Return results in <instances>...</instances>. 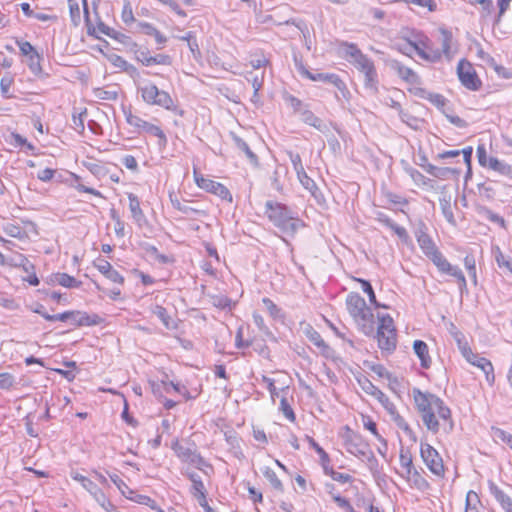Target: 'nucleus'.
Returning <instances> with one entry per match:
<instances>
[{"mask_svg": "<svg viewBox=\"0 0 512 512\" xmlns=\"http://www.w3.org/2000/svg\"><path fill=\"white\" fill-rule=\"evenodd\" d=\"M264 476L270 482L271 486L274 489H276L278 491L283 490V484H282L281 480L278 478V476L276 475V473L274 472V470H272L270 468H266L264 471Z\"/></svg>", "mask_w": 512, "mask_h": 512, "instance_id": "3c124183", "label": "nucleus"}, {"mask_svg": "<svg viewBox=\"0 0 512 512\" xmlns=\"http://www.w3.org/2000/svg\"><path fill=\"white\" fill-rule=\"evenodd\" d=\"M489 489L505 512H512V499L493 482H490Z\"/></svg>", "mask_w": 512, "mask_h": 512, "instance_id": "4be33fe9", "label": "nucleus"}, {"mask_svg": "<svg viewBox=\"0 0 512 512\" xmlns=\"http://www.w3.org/2000/svg\"><path fill=\"white\" fill-rule=\"evenodd\" d=\"M171 449L181 462L189 463L199 470L204 467H211L206 460L197 452L194 444L185 445L178 439L174 440L171 444Z\"/></svg>", "mask_w": 512, "mask_h": 512, "instance_id": "9d476101", "label": "nucleus"}, {"mask_svg": "<svg viewBox=\"0 0 512 512\" xmlns=\"http://www.w3.org/2000/svg\"><path fill=\"white\" fill-rule=\"evenodd\" d=\"M342 439L344 447L348 453L361 460L370 461L374 458L373 452L371 451L368 442L363 438L362 435L353 431L348 426L344 428Z\"/></svg>", "mask_w": 512, "mask_h": 512, "instance_id": "423d86ee", "label": "nucleus"}, {"mask_svg": "<svg viewBox=\"0 0 512 512\" xmlns=\"http://www.w3.org/2000/svg\"><path fill=\"white\" fill-rule=\"evenodd\" d=\"M362 423L365 429L369 430L378 441L382 442L385 450L387 449L386 440L378 433L376 423L369 416H362Z\"/></svg>", "mask_w": 512, "mask_h": 512, "instance_id": "79ce46f5", "label": "nucleus"}, {"mask_svg": "<svg viewBox=\"0 0 512 512\" xmlns=\"http://www.w3.org/2000/svg\"><path fill=\"white\" fill-rule=\"evenodd\" d=\"M346 307L358 329L366 336L372 335L375 330L374 314L364 298L358 293L351 292L347 295Z\"/></svg>", "mask_w": 512, "mask_h": 512, "instance_id": "7ed1b4c3", "label": "nucleus"}, {"mask_svg": "<svg viewBox=\"0 0 512 512\" xmlns=\"http://www.w3.org/2000/svg\"><path fill=\"white\" fill-rule=\"evenodd\" d=\"M40 60L41 56L38 52L28 57V67L35 75H39L42 71Z\"/></svg>", "mask_w": 512, "mask_h": 512, "instance_id": "4d7b16f0", "label": "nucleus"}, {"mask_svg": "<svg viewBox=\"0 0 512 512\" xmlns=\"http://www.w3.org/2000/svg\"><path fill=\"white\" fill-rule=\"evenodd\" d=\"M86 168L96 177H104L107 173L106 168L99 162H89L85 164Z\"/></svg>", "mask_w": 512, "mask_h": 512, "instance_id": "680f3d73", "label": "nucleus"}, {"mask_svg": "<svg viewBox=\"0 0 512 512\" xmlns=\"http://www.w3.org/2000/svg\"><path fill=\"white\" fill-rule=\"evenodd\" d=\"M67 2H68L71 22L73 23L74 26H78L81 22L80 5L81 4L83 5L85 21L87 24V31H88L89 35H93L95 33V28L90 25L89 12H88V8H87L86 0H67Z\"/></svg>", "mask_w": 512, "mask_h": 512, "instance_id": "f3484780", "label": "nucleus"}, {"mask_svg": "<svg viewBox=\"0 0 512 512\" xmlns=\"http://www.w3.org/2000/svg\"><path fill=\"white\" fill-rule=\"evenodd\" d=\"M361 73L364 74L365 87L377 91L378 77L373 61L366 55H358V59L352 63Z\"/></svg>", "mask_w": 512, "mask_h": 512, "instance_id": "f8f14e48", "label": "nucleus"}, {"mask_svg": "<svg viewBox=\"0 0 512 512\" xmlns=\"http://www.w3.org/2000/svg\"><path fill=\"white\" fill-rule=\"evenodd\" d=\"M70 477L79 482L82 487L88 491L89 493L94 490V488L97 486L92 480H90L89 478H87L86 476L78 473L77 471H71L70 473Z\"/></svg>", "mask_w": 512, "mask_h": 512, "instance_id": "37998d69", "label": "nucleus"}, {"mask_svg": "<svg viewBox=\"0 0 512 512\" xmlns=\"http://www.w3.org/2000/svg\"><path fill=\"white\" fill-rule=\"evenodd\" d=\"M491 252L498 267L512 274V257L505 255L498 245L492 246Z\"/></svg>", "mask_w": 512, "mask_h": 512, "instance_id": "b1692460", "label": "nucleus"}, {"mask_svg": "<svg viewBox=\"0 0 512 512\" xmlns=\"http://www.w3.org/2000/svg\"><path fill=\"white\" fill-rule=\"evenodd\" d=\"M303 121L306 124L315 127L317 130L321 132H323L327 128L326 124L319 117L315 116L310 111H305L303 113Z\"/></svg>", "mask_w": 512, "mask_h": 512, "instance_id": "a19ab883", "label": "nucleus"}, {"mask_svg": "<svg viewBox=\"0 0 512 512\" xmlns=\"http://www.w3.org/2000/svg\"><path fill=\"white\" fill-rule=\"evenodd\" d=\"M424 42V46H419L416 50L417 55L426 61L435 63L441 60L442 53L439 49H435L432 45V41L426 36V41Z\"/></svg>", "mask_w": 512, "mask_h": 512, "instance_id": "a211bd4d", "label": "nucleus"}, {"mask_svg": "<svg viewBox=\"0 0 512 512\" xmlns=\"http://www.w3.org/2000/svg\"><path fill=\"white\" fill-rule=\"evenodd\" d=\"M95 98L106 101H115L119 95V88L116 86L97 87L93 89Z\"/></svg>", "mask_w": 512, "mask_h": 512, "instance_id": "bb28decb", "label": "nucleus"}, {"mask_svg": "<svg viewBox=\"0 0 512 512\" xmlns=\"http://www.w3.org/2000/svg\"><path fill=\"white\" fill-rule=\"evenodd\" d=\"M413 397L422 422L430 432L450 434L453 431L454 421L451 410L441 398L434 394L423 393L419 389L413 390Z\"/></svg>", "mask_w": 512, "mask_h": 512, "instance_id": "f257e3e1", "label": "nucleus"}, {"mask_svg": "<svg viewBox=\"0 0 512 512\" xmlns=\"http://www.w3.org/2000/svg\"><path fill=\"white\" fill-rule=\"evenodd\" d=\"M129 199V209L132 215L133 220L139 227H143L148 223L147 218L141 209L139 198L133 194H128Z\"/></svg>", "mask_w": 512, "mask_h": 512, "instance_id": "6ab92c4d", "label": "nucleus"}, {"mask_svg": "<svg viewBox=\"0 0 512 512\" xmlns=\"http://www.w3.org/2000/svg\"><path fill=\"white\" fill-rule=\"evenodd\" d=\"M194 179L197 186L209 193H212L222 200H227L232 202V195L230 191L221 183L216 182L214 180L205 178L203 175L199 174L196 170H194Z\"/></svg>", "mask_w": 512, "mask_h": 512, "instance_id": "2eb2a0df", "label": "nucleus"}, {"mask_svg": "<svg viewBox=\"0 0 512 512\" xmlns=\"http://www.w3.org/2000/svg\"><path fill=\"white\" fill-rule=\"evenodd\" d=\"M399 117L403 123L408 125L409 127L413 129H418L420 125V120L417 117L412 116L408 112L403 111L402 109H399Z\"/></svg>", "mask_w": 512, "mask_h": 512, "instance_id": "603ef678", "label": "nucleus"}, {"mask_svg": "<svg viewBox=\"0 0 512 512\" xmlns=\"http://www.w3.org/2000/svg\"><path fill=\"white\" fill-rule=\"evenodd\" d=\"M358 384L361 387V389L368 395H371L374 398L376 396H382V391L378 387H376L368 378H359Z\"/></svg>", "mask_w": 512, "mask_h": 512, "instance_id": "58836bf2", "label": "nucleus"}, {"mask_svg": "<svg viewBox=\"0 0 512 512\" xmlns=\"http://www.w3.org/2000/svg\"><path fill=\"white\" fill-rule=\"evenodd\" d=\"M396 49L403 53L404 55L411 56L413 52L416 53V48H414L411 44L406 43L399 37L398 41L395 43Z\"/></svg>", "mask_w": 512, "mask_h": 512, "instance_id": "338daca9", "label": "nucleus"}, {"mask_svg": "<svg viewBox=\"0 0 512 512\" xmlns=\"http://www.w3.org/2000/svg\"><path fill=\"white\" fill-rule=\"evenodd\" d=\"M126 122L135 128H137L141 132H145L147 134H150L152 136H155L158 138V146L160 148H165L167 145V137L163 130L152 123H149L142 118H140L137 115H134L131 110L124 111Z\"/></svg>", "mask_w": 512, "mask_h": 512, "instance_id": "9b49d317", "label": "nucleus"}, {"mask_svg": "<svg viewBox=\"0 0 512 512\" xmlns=\"http://www.w3.org/2000/svg\"><path fill=\"white\" fill-rule=\"evenodd\" d=\"M480 502L476 492L469 491L466 495L465 512H478L477 504Z\"/></svg>", "mask_w": 512, "mask_h": 512, "instance_id": "09e8293b", "label": "nucleus"}, {"mask_svg": "<svg viewBox=\"0 0 512 512\" xmlns=\"http://www.w3.org/2000/svg\"><path fill=\"white\" fill-rule=\"evenodd\" d=\"M265 215L274 226L287 235H294L304 225L287 206L278 202L267 201Z\"/></svg>", "mask_w": 512, "mask_h": 512, "instance_id": "20e7f679", "label": "nucleus"}, {"mask_svg": "<svg viewBox=\"0 0 512 512\" xmlns=\"http://www.w3.org/2000/svg\"><path fill=\"white\" fill-rule=\"evenodd\" d=\"M458 346L465 360L471 365L481 369L485 374L486 381L490 386H492L495 382V374L491 361L477 353H474L467 342L462 343L460 340H458Z\"/></svg>", "mask_w": 512, "mask_h": 512, "instance_id": "1a4fd4ad", "label": "nucleus"}, {"mask_svg": "<svg viewBox=\"0 0 512 512\" xmlns=\"http://www.w3.org/2000/svg\"><path fill=\"white\" fill-rule=\"evenodd\" d=\"M121 19L126 25H131L135 22L132 6L128 0H124Z\"/></svg>", "mask_w": 512, "mask_h": 512, "instance_id": "8fccbe9b", "label": "nucleus"}, {"mask_svg": "<svg viewBox=\"0 0 512 512\" xmlns=\"http://www.w3.org/2000/svg\"><path fill=\"white\" fill-rule=\"evenodd\" d=\"M401 39L411 44L417 50L419 46H424L423 41H426V35L417 30L407 29L401 31Z\"/></svg>", "mask_w": 512, "mask_h": 512, "instance_id": "5701e85b", "label": "nucleus"}, {"mask_svg": "<svg viewBox=\"0 0 512 512\" xmlns=\"http://www.w3.org/2000/svg\"><path fill=\"white\" fill-rule=\"evenodd\" d=\"M262 302L273 318L277 319L282 317L281 309L271 299L263 298Z\"/></svg>", "mask_w": 512, "mask_h": 512, "instance_id": "13d9d810", "label": "nucleus"}, {"mask_svg": "<svg viewBox=\"0 0 512 512\" xmlns=\"http://www.w3.org/2000/svg\"><path fill=\"white\" fill-rule=\"evenodd\" d=\"M211 302L213 306L220 308V309H226L231 308L232 301L230 298L224 295H216L211 298Z\"/></svg>", "mask_w": 512, "mask_h": 512, "instance_id": "052dcab7", "label": "nucleus"}, {"mask_svg": "<svg viewBox=\"0 0 512 512\" xmlns=\"http://www.w3.org/2000/svg\"><path fill=\"white\" fill-rule=\"evenodd\" d=\"M493 438L506 443L512 449V435L500 428H493Z\"/></svg>", "mask_w": 512, "mask_h": 512, "instance_id": "5fc2aeb1", "label": "nucleus"}, {"mask_svg": "<svg viewBox=\"0 0 512 512\" xmlns=\"http://www.w3.org/2000/svg\"><path fill=\"white\" fill-rule=\"evenodd\" d=\"M2 230L8 236L13 237V238H18V239L23 238V236L25 234L23 228L15 223H5L2 226Z\"/></svg>", "mask_w": 512, "mask_h": 512, "instance_id": "c03bdc74", "label": "nucleus"}, {"mask_svg": "<svg viewBox=\"0 0 512 512\" xmlns=\"http://www.w3.org/2000/svg\"><path fill=\"white\" fill-rule=\"evenodd\" d=\"M405 479L411 482L413 486L419 490H426L429 487L428 481L424 477H422V475L416 468H414L412 472H410V478Z\"/></svg>", "mask_w": 512, "mask_h": 512, "instance_id": "4c0bfd02", "label": "nucleus"}, {"mask_svg": "<svg viewBox=\"0 0 512 512\" xmlns=\"http://www.w3.org/2000/svg\"><path fill=\"white\" fill-rule=\"evenodd\" d=\"M400 466L403 472L400 474L403 478H410V472L415 468L412 455L408 449L401 448L399 453Z\"/></svg>", "mask_w": 512, "mask_h": 512, "instance_id": "a878e982", "label": "nucleus"}, {"mask_svg": "<svg viewBox=\"0 0 512 512\" xmlns=\"http://www.w3.org/2000/svg\"><path fill=\"white\" fill-rule=\"evenodd\" d=\"M109 477L124 497L133 499L135 492L117 474H110Z\"/></svg>", "mask_w": 512, "mask_h": 512, "instance_id": "e433bc0d", "label": "nucleus"}, {"mask_svg": "<svg viewBox=\"0 0 512 512\" xmlns=\"http://www.w3.org/2000/svg\"><path fill=\"white\" fill-rule=\"evenodd\" d=\"M377 340L382 351L392 352L396 349V328L389 314H378Z\"/></svg>", "mask_w": 512, "mask_h": 512, "instance_id": "0eeeda50", "label": "nucleus"}, {"mask_svg": "<svg viewBox=\"0 0 512 512\" xmlns=\"http://www.w3.org/2000/svg\"><path fill=\"white\" fill-rule=\"evenodd\" d=\"M138 91L141 93L142 100L148 105L159 106L169 111H176L177 109L170 94L160 90L151 82L140 86Z\"/></svg>", "mask_w": 512, "mask_h": 512, "instance_id": "6e6552de", "label": "nucleus"}, {"mask_svg": "<svg viewBox=\"0 0 512 512\" xmlns=\"http://www.w3.org/2000/svg\"><path fill=\"white\" fill-rule=\"evenodd\" d=\"M392 67L396 70L398 76L404 81L415 84L418 83V75L409 67L402 65L400 62H394Z\"/></svg>", "mask_w": 512, "mask_h": 512, "instance_id": "cd10ccee", "label": "nucleus"}, {"mask_svg": "<svg viewBox=\"0 0 512 512\" xmlns=\"http://www.w3.org/2000/svg\"><path fill=\"white\" fill-rule=\"evenodd\" d=\"M392 421L396 424V426L401 429L411 440L414 442L417 441V437L414 433V431L411 429L409 424L406 422V420L400 415H395L392 418Z\"/></svg>", "mask_w": 512, "mask_h": 512, "instance_id": "ea45409f", "label": "nucleus"}, {"mask_svg": "<svg viewBox=\"0 0 512 512\" xmlns=\"http://www.w3.org/2000/svg\"><path fill=\"white\" fill-rule=\"evenodd\" d=\"M487 167L501 175L512 177V167L496 157H489Z\"/></svg>", "mask_w": 512, "mask_h": 512, "instance_id": "7c9ffc66", "label": "nucleus"}, {"mask_svg": "<svg viewBox=\"0 0 512 512\" xmlns=\"http://www.w3.org/2000/svg\"><path fill=\"white\" fill-rule=\"evenodd\" d=\"M304 334L310 342H312L318 349H320V352L324 356L328 357L330 355L331 348L326 344L321 335L311 325H307L304 328Z\"/></svg>", "mask_w": 512, "mask_h": 512, "instance_id": "aec40b11", "label": "nucleus"}, {"mask_svg": "<svg viewBox=\"0 0 512 512\" xmlns=\"http://www.w3.org/2000/svg\"><path fill=\"white\" fill-rule=\"evenodd\" d=\"M35 313L40 314L44 319L48 321H71L76 326H94L101 323L102 319L97 314H88L81 311H66L63 313L55 314L50 316L44 311L43 306L34 310Z\"/></svg>", "mask_w": 512, "mask_h": 512, "instance_id": "39448f33", "label": "nucleus"}, {"mask_svg": "<svg viewBox=\"0 0 512 512\" xmlns=\"http://www.w3.org/2000/svg\"><path fill=\"white\" fill-rule=\"evenodd\" d=\"M413 350L421 362V366L428 369L431 366V358L429 356L428 346L422 340H415Z\"/></svg>", "mask_w": 512, "mask_h": 512, "instance_id": "393cba45", "label": "nucleus"}, {"mask_svg": "<svg viewBox=\"0 0 512 512\" xmlns=\"http://www.w3.org/2000/svg\"><path fill=\"white\" fill-rule=\"evenodd\" d=\"M324 472L326 475H329L334 481L340 482V483H348L352 481V476L346 473H341L333 470L331 467H329V464L325 466Z\"/></svg>", "mask_w": 512, "mask_h": 512, "instance_id": "a18cd8bd", "label": "nucleus"}, {"mask_svg": "<svg viewBox=\"0 0 512 512\" xmlns=\"http://www.w3.org/2000/svg\"><path fill=\"white\" fill-rule=\"evenodd\" d=\"M307 441L310 447H312L319 455L323 468L327 466L330 463L329 455L313 438L307 436Z\"/></svg>", "mask_w": 512, "mask_h": 512, "instance_id": "49530a36", "label": "nucleus"}, {"mask_svg": "<svg viewBox=\"0 0 512 512\" xmlns=\"http://www.w3.org/2000/svg\"><path fill=\"white\" fill-rule=\"evenodd\" d=\"M440 207H441V210H442V213H443V216L445 217V219L449 223L454 224L455 219H454V214L452 211L450 201L446 200V199H440Z\"/></svg>", "mask_w": 512, "mask_h": 512, "instance_id": "6e6d98bb", "label": "nucleus"}, {"mask_svg": "<svg viewBox=\"0 0 512 512\" xmlns=\"http://www.w3.org/2000/svg\"><path fill=\"white\" fill-rule=\"evenodd\" d=\"M15 383V377L7 372L0 373V389L8 390Z\"/></svg>", "mask_w": 512, "mask_h": 512, "instance_id": "774afa93", "label": "nucleus"}, {"mask_svg": "<svg viewBox=\"0 0 512 512\" xmlns=\"http://www.w3.org/2000/svg\"><path fill=\"white\" fill-rule=\"evenodd\" d=\"M13 77L9 74L3 76L0 80V91L5 98H10V88L13 84Z\"/></svg>", "mask_w": 512, "mask_h": 512, "instance_id": "bf43d9fd", "label": "nucleus"}, {"mask_svg": "<svg viewBox=\"0 0 512 512\" xmlns=\"http://www.w3.org/2000/svg\"><path fill=\"white\" fill-rule=\"evenodd\" d=\"M441 34V46H442V56L444 55L446 59L451 60L454 52L452 51V33L448 31L447 29L441 28L440 29Z\"/></svg>", "mask_w": 512, "mask_h": 512, "instance_id": "c85d7f7f", "label": "nucleus"}, {"mask_svg": "<svg viewBox=\"0 0 512 512\" xmlns=\"http://www.w3.org/2000/svg\"><path fill=\"white\" fill-rule=\"evenodd\" d=\"M53 282L66 287V288H74L79 287L81 282L77 281L73 276H70L66 273H56L53 275Z\"/></svg>", "mask_w": 512, "mask_h": 512, "instance_id": "c9c22d12", "label": "nucleus"}, {"mask_svg": "<svg viewBox=\"0 0 512 512\" xmlns=\"http://www.w3.org/2000/svg\"><path fill=\"white\" fill-rule=\"evenodd\" d=\"M355 280L361 284V288L368 295L370 303L373 304L376 308L380 307L370 282L360 278H356Z\"/></svg>", "mask_w": 512, "mask_h": 512, "instance_id": "de8ad7c7", "label": "nucleus"}, {"mask_svg": "<svg viewBox=\"0 0 512 512\" xmlns=\"http://www.w3.org/2000/svg\"><path fill=\"white\" fill-rule=\"evenodd\" d=\"M280 410L282 411L283 415L291 422L295 421V413L291 406L289 405L287 399L285 397L281 398L280 401Z\"/></svg>", "mask_w": 512, "mask_h": 512, "instance_id": "e2e57ef3", "label": "nucleus"}, {"mask_svg": "<svg viewBox=\"0 0 512 512\" xmlns=\"http://www.w3.org/2000/svg\"><path fill=\"white\" fill-rule=\"evenodd\" d=\"M96 267L98 271L110 281L118 284H122L124 282L123 276L120 275V273L115 270L107 260L99 259L96 263Z\"/></svg>", "mask_w": 512, "mask_h": 512, "instance_id": "412c9836", "label": "nucleus"}, {"mask_svg": "<svg viewBox=\"0 0 512 512\" xmlns=\"http://www.w3.org/2000/svg\"><path fill=\"white\" fill-rule=\"evenodd\" d=\"M332 499L338 507L345 510V512H355L350 502L346 498L340 496V494H332Z\"/></svg>", "mask_w": 512, "mask_h": 512, "instance_id": "69168bd1", "label": "nucleus"}, {"mask_svg": "<svg viewBox=\"0 0 512 512\" xmlns=\"http://www.w3.org/2000/svg\"><path fill=\"white\" fill-rule=\"evenodd\" d=\"M415 237L422 252L437 267L438 271L454 277L458 282V288L463 294L467 292V280L462 270L452 265L446 257L439 251L432 238L427 233V226L420 222L415 228Z\"/></svg>", "mask_w": 512, "mask_h": 512, "instance_id": "f03ea898", "label": "nucleus"}, {"mask_svg": "<svg viewBox=\"0 0 512 512\" xmlns=\"http://www.w3.org/2000/svg\"><path fill=\"white\" fill-rule=\"evenodd\" d=\"M87 115L86 109L79 114H73L72 116V127L78 133H83L85 130L84 119Z\"/></svg>", "mask_w": 512, "mask_h": 512, "instance_id": "864d4df0", "label": "nucleus"}, {"mask_svg": "<svg viewBox=\"0 0 512 512\" xmlns=\"http://www.w3.org/2000/svg\"><path fill=\"white\" fill-rule=\"evenodd\" d=\"M457 74L461 84L469 90L477 91L481 88L482 82L477 76L472 65L463 60H460L457 65Z\"/></svg>", "mask_w": 512, "mask_h": 512, "instance_id": "4468645a", "label": "nucleus"}, {"mask_svg": "<svg viewBox=\"0 0 512 512\" xmlns=\"http://www.w3.org/2000/svg\"><path fill=\"white\" fill-rule=\"evenodd\" d=\"M420 454L428 469L436 476L444 475V464L438 451L428 443H421Z\"/></svg>", "mask_w": 512, "mask_h": 512, "instance_id": "ddd939ff", "label": "nucleus"}, {"mask_svg": "<svg viewBox=\"0 0 512 512\" xmlns=\"http://www.w3.org/2000/svg\"><path fill=\"white\" fill-rule=\"evenodd\" d=\"M297 174V177H298V180L300 181V183L302 184V186L308 190L313 197H315L316 199L318 198V193L319 192V189L316 185V183L314 182L313 179H311L307 173L305 172V169L302 170V171H299L296 173Z\"/></svg>", "mask_w": 512, "mask_h": 512, "instance_id": "473e14b6", "label": "nucleus"}, {"mask_svg": "<svg viewBox=\"0 0 512 512\" xmlns=\"http://www.w3.org/2000/svg\"><path fill=\"white\" fill-rule=\"evenodd\" d=\"M185 475L192 482L191 493L194 497H198L199 495L206 493L204 483H203L201 477L197 473L187 472Z\"/></svg>", "mask_w": 512, "mask_h": 512, "instance_id": "72a5a7b5", "label": "nucleus"}, {"mask_svg": "<svg viewBox=\"0 0 512 512\" xmlns=\"http://www.w3.org/2000/svg\"><path fill=\"white\" fill-rule=\"evenodd\" d=\"M151 311L155 316H157L160 319V321L163 323V325L167 329H176L177 328L176 323L173 321V319L168 314L166 308H164L163 306L154 305L151 308Z\"/></svg>", "mask_w": 512, "mask_h": 512, "instance_id": "2f4dec72", "label": "nucleus"}, {"mask_svg": "<svg viewBox=\"0 0 512 512\" xmlns=\"http://www.w3.org/2000/svg\"><path fill=\"white\" fill-rule=\"evenodd\" d=\"M302 76L312 80L319 81L324 83H331L334 85L344 96L345 92H347L345 83L340 79V77L336 74L330 73H313L302 67L300 70Z\"/></svg>", "mask_w": 512, "mask_h": 512, "instance_id": "dca6fc26", "label": "nucleus"}, {"mask_svg": "<svg viewBox=\"0 0 512 512\" xmlns=\"http://www.w3.org/2000/svg\"><path fill=\"white\" fill-rule=\"evenodd\" d=\"M247 81H249L252 84L254 93L252 96V102L257 103L258 102V93L260 89L263 86L264 83V72L261 75H253L252 72L247 73L246 76Z\"/></svg>", "mask_w": 512, "mask_h": 512, "instance_id": "f704fd0d", "label": "nucleus"}, {"mask_svg": "<svg viewBox=\"0 0 512 512\" xmlns=\"http://www.w3.org/2000/svg\"><path fill=\"white\" fill-rule=\"evenodd\" d=\"M16 44H17L21 54H23L24 56L29 57V56L37 53L34 46L28 41L17 40Z\"/></svg>", "mask_w": 512, "mask_h": 512, "instance_id": "0e129e2a", "label": "nucleus"}, {"mask_svg": "<svg viewBox=\"0 0 512 512\" xmlns=\"http://www.w3.org/2000/svg\"><path fill=\"white\" fill-rule=\"evenodd\" d=\"M231 138L235 144V146L241 150L242 152L245 153L246 157L249 159V161L254 164V165H257L258 164V157L257 155L250 149L249 145L242 139L240 138L238 135H236L235 133H231Z\"/></svg>", "mask_w": 512, "mask_h": 512, "instance_id": "c756f323", "label": "nucleus"}]
</instances>
